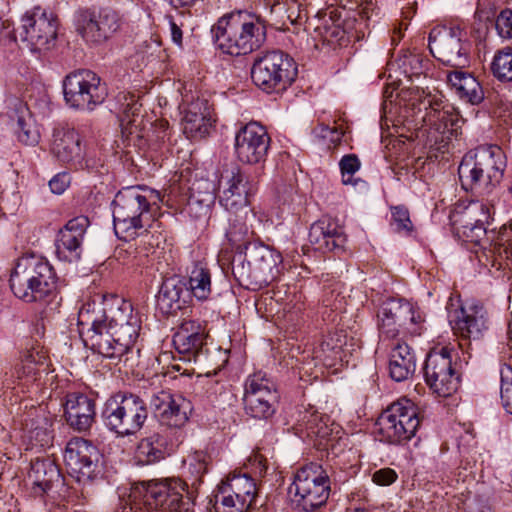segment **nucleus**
Returning a JSON list of instances; mask_svg holds the SVG:
<instances>
[{
    "label": "nucleus",
    "instance_id": "obj_1",
    "mask_svg": "<svg viewBox=\"0 0 512 512\" xmlns=\"http://www.w3.org/2000/svg\"><path fill=\"white\" fill-rule=\"evenodd\" d=\"M162 202L158 191L126 187L120 190L112 202L114 230L124 241L148 237Z\"/></svg>",
    "mask_w": 512,
    "mask_h": 512
},
{
    "label": "nucleus",
    "instance_id": "obj_2",
    "mask_svg": "<svg viewBox=\"0 0 512 512\" xmlns=\"http://www.w3.org/2000/svg\"><path fill=\"white\" fill-rule=\"evenodd\" d=\"M218 47L232 56L246 55L266 41V26L257 15L236 11L221 17L211 29Z\"/></svg>",
    "mask_w": 512,
    "mask_h": 512
},
{
    "label": "nucleus",
    "instance_id": "obj_3",
    "mask_svg": "<svg viewBox=\"0 0 512 512\" xmlns=\"http://www.w3.org/2000/svg\"><path fill=\"white\" fill-rule=\"evenodd\" d=\"M129 500L144 512H189L194 505L187 484L179 478L134 483Z\"/></svg>",
    "mask_w": 512,
    "mask_h": 512
},
{
    "label": "nucleus",
    "instance_id": "obj_4",
    "mask_svg": "<svg viewBox=\"0 0 512 512\" xmlns=\"http://www.w3.org/2000/svg\"><path fill=\"white\" fill-rule=\"evenodd\" d=\"M505 167V155L499 146H480L467 152L460 162L461 186L466 191L490 193L501 182Z\"/></svg>",
    "mask_w": 512,
    "mask_h": 512
},
{
    "label": "nucleus",
    "instance_id": "obj_5",
    "mask_svg": "<svg viewBox=\"0 0 512 512\" xmlns=\"http://www.w3.org/2000/svg\"><path fill=\"white\" fill-rule=\"evenodd\" d=\"M14 295L25 302L41 301L57 288V276L49 261L39 255L20 257L10 276Z\"/></svg>",
    "mask_w": 512,
    "mask_h": 512
},
{
    "label": "nucleus",
    "instance_id": "obj_6",
    "mask_svg": "<svg viewBox=\"0 0 512 512\" xmlns=\"http://www.w3.org/2000/svg\"><path fill=\"white\" fill-rule=\"evenodd\" d=\"M281 263L280 253L254 242L246 245L243 253H236L231 261V272L241 286L262 287L278 277Z\"/></svg>",
    "mask_w": 512,
    "mask_h": 512
},
{
    "label": "nucleus",
    "instance_id": "obj_7",
    "mask_svg": "<svg viewBox=\"0 0 512 512\" xmlns=\"http://www.w3.org/2000/svg\"><path fill=\"white\" fill-rule=\"evenodd\" d=\"M148 418L146 402L138 395L117 392L105 402L102 419L105 426L117 436L127 437L138 433Z\"/></svg>",
    "mask_w": 512,
    "mask_h": 512
},
{
    "label": "nucleus",
    "instance_id": "obj_8",
    "mask_svg": "<svg viewBox=\"0 0 512 512\" xmlns=\"http://www.w3.org/2000/svg\"><path fill=\"white\" fill-rule=\"evenodd\" d=\"M298 67L294 59L281 50L262 52L251 68L253 83L266 93L286 90L296 79Z\"/></svg>",
    "mask_w": 512,
    "mask_h": 512
},
{
    "label": "nucleus",
    "instance_id": "obj_9",
    "mask_svg": "<svg viewBox=\"0 0 512 512\" xmlns=\"http://www.w3.org/2000/svg\"><path fill=\"white\" fill-rule=\"evenodd\" d=\"M218 188L221 192L220 204L228 212L245 210V215L255 214L249 209V198L256 193L258 181L252 174L235 163H225L215 173Z\"/></svg>",
    "mask_w": 512,
    "mask_h": 512
},
{
    "label": "nucleus",
    "instance_id": "obj_10",
    "mask_svg": "<svg viewBox=\"0 0 512 512\" xmlns=\"http://www.w3.org/2000/svg\"><path fill=\"white\" fill-rule=\"evenodd\" d=\"M292 504L300 512H316L324 506L331 491L327 471L317 463H309L297 470L290 493Z\"/></svg>",
    "mask_w": 512,
    "mask_h": 512
},
{
    "label": "nucleus",
    "instance_id": "obj_11",
    "mask_svg": "<svg viewBox=\"0 0 512 512\" xmlns=\"http://www.w3.org/2000/svg\"><path fill=\"white\" fill-rule=\"evenodd\" d=\"M79 335L84 345L103 357L122 360L117 343L106 323V308L101 303L86 302L78 312Z\"/></svg>",
    "mask_w": 512,
    "mask_h": 512
},
{
    "label": "nucleus",
    "instance_id": "obj_12",
    "mask_svg": "<svg viewBox=\"0 0 512 512\" xmlns=\"http://www.w3.org/2000/svg\"><path fill=\"white\" fill-rule=\"evenodd\" d=\"M420 423L417 406L411 400L401 398L381 413L376 425L381 441L404 444L416 435Z\"/></svg>",
    "mask_w": 512,
    "mask_h": 512
},
{
    "label": "nucleus",
    "instance_id": "obj_13",
    "mask_svg": "<svg viewBox=\"0 0 512 512\" xmlns=\"http://www.w3.org/2000/svg\"><path fill=\"white\" fill-rule=\"evenodd\" d=\"M57 30V16L37 6L22 17L21 24L13 31V38L30 51L41 52L54 47Z\"/></svg>",
    "mask_w": 512,
    "mask_h": 512
},
{
    "label": "nucleus",
    "instance_id": "obj_14",
    "mask_svg": "<svg viewBox=\"0 0 512 512\" xmlns=\"http://www.w3.org/2000/svg\"><path fill=\"white\" fill-rule=\"evenodd\" d=\"M101 458L97 446L81 437L70 439L65 448L64 461L68 473L83 485L91 484L101 476Z\"/></svg>",
    "mask_w": 512,
    "mask_h": 512
},
{
    "label": "nucleus",
    "instance_id": "obj_15",
    "mask_svg": "<svg viewBox=\"0 0 512 512\" xmlns=\"http://www.w3.org/2000/svg\"><path fill=\"white\" fill-rule=\"evenodd\" d=\"M461 373L453 361L452 349L432 350L426 357L424 378L428 387L440 397L455 393L460 385Z\"/></svg>",
    "mask_w": 512,
    "mask_h": 512
},
{
    "label": "nucleus",
    "instance_id": "obj_16",
    "mask_svg": "<svg viewBox=\"0 0 512 512\" xmlns=\"http://www.w3.org/2000/svg\"><path fill=\"white\" fill-rule=\"evenodd\" d=\"M66 103L75 109L93 110L101 104L107 91L100 77L91 70H78L65 77L63 82Z\"/></svg>",
    "mask_w": 512,
    "mask_h": 512
},
{
    "label": "nucleus",
    "instance_id": "obj_17",
    "mask_svg": "<svg viewBox=\"0 0 512 512\" xmlns=\"http://www.w3.org/2000/svg\"><path fill=\"white\" fill-rule=\"evenodd\" d=\"M429 50L444 65L464 68L469 64L470 43L459 27H434L429 33Z\"/></svg>",
    "mask_w": 512,
    "mask_h": 512
},
{
    "label": "nucleus",
    "instance_id": "obj_18",
    "mask_svg": "<svg viewBox=\"0 0 512 512\" xmlns=\"http://www.w3.org/2000/svg\"><path fill=\"white\" fill-rule=\"evenodd\" d=\"M256 483L246 474H234L222 481L214 495L215 512H244L256 497Z\"/></svg>",
    "mask_w": 512,
    "mask_h": 512
},
{
    "label": "nucleus",
    "instance_id": "obj_19",
    "mask_svg": "<svg viewBox=\"0 0 512 512\" xmlns=\"http://www.w3.org/2000/svg\"><path fill=\"white\" fill-rule=\"evenodd\" d=\"M149 406L160 425L171 429L183 428L193 410L190 400L164 389L151 394Z\"/></svg>",
    "mask_w": 512,
    "mask_h": 512
},
{
    "label": "nucleus",
    "instance_id": "obj_20",
    "mask_svg": "<svg viewBox=\"0 0 512 512\" xmlns=\"http://www.w3.org/2000/svg\"><path fill=\"white\" fill-rule=\"evenodd\" d=\"M122 24L117 11L110 7L98 11L82 10L77 18V30L91 43H102L116 33Z\"/></svg>",
    "mask_w": 512,
    "mask_h": 512
},
{
    "label": "nucleus",
    "instance_id": "obj_21",
    "mask_svg": "<svg viewBox=\"0 0 512 512\" xmlns=\"http://www.w3.org/2000/svg\"><path fill=\"white\" fill-rule=\"evenodd\" d=\"M207 334L202 324L195 320H184L173 336V344L186 361L209 364L210 349Z\"/></svg>",
    "mask_w": 512,
    "mask_h": 512
},
{
    "label": "nucleus",
    "instance_id": "obj_22",
    "mask_svg": "<svg viewBox=\"0 0 512 512\" xmlns=\"http://www.w3.org/2000/svg\"><path fill=\"white\" fill-rule=\"evenodd\" d=\"M271 138L266 128L258 122H249L235 136V153L245 164L264 163L270 148Z\"/></svg>",
    "mask_w": 512,
    "mask_h": 512
},
{
    "label": "nucleus",
    "instance_id": "obj_23",
    "mask_svg": "<svg viewBox=\"0 0 512 512\" xmlns=\"http://www.w3.org/2000/svg\"><path fill=\"white\" fill-rule=\"evenodd\" d=\"M56 160L70 168L84 169V148L79 133L68 126H58L53 129L50 147Z\"/></svg>",
    "mask_w": 512,
    "mask_h": 512
},
{
    "label": "nucleus",
    "instance_id": "obj_24",
    "mask_svg": "<svg viewBox=\"0 0 512 512\" xmlns=\"http://www.w3.org/2000/svg\"><path fill=\"white\" fill-rule=\"evenodd\" d=\"M453 329L462 340L480 341L489 330L488 312L476 301H466L456 312Z\"/></svg>",
    "mask_w": 512,
    "mask_h": 512
},
{
    "label": "nucleus",
    "instance_id": "obj_25",
    "mask_svg": "<svg viewBox=\"0 0 512 512\" xmlns=\"http://www.w3.org/2000/svg\"><path fill=\"white\" fill-rule=\"evenodd\" d=\"M90 225L88 217L80 215L70 219L58 232L55 246L57 257L66 262L80 260L83 241Z\"/></svg>",
    "mask_w": 512,
    "mask_h": 512
},
{
    "label": "nucleus",
    "instance_id": "obj_26",
    "mask_svg": "<svg viewBox=\"0 0 512 512\" xmlns=\"http://www.w3.org/2000/svg\"><path fill=\"white\" fill-rule=\"evenodd\" d=\"M494 213L488 204L474 202L471 203L460 214L457 222V233L465 241L478 244L487 233V225Z\"/></svg>",
    "mask_w": 512,
    "mask_h": 512
},
{
    "label": "nucleus",
    "instance_id": "obj_27",
    "mask_svg": "<svg viewBox=\"0 0 512 512\" xmlns=\"http://www.w3.org/2000/svg\"><path fill=\"white\" fill-rule=\"evenodd\" d=\"M309 241L316 250L323 253L342 251L346 243V235L343 227L335 220L324 217L311 225Z\"/></svg>",
    "mask_w": 512,
    "mask_h": 512
},
{
    "label": "nucleus",
    "instance_id": "obj_28",
    "mask_svg": "<svg viewBox=\"0 0 512 512\" xmlns=\"http://www.w3.org/2000/svg\"><path fill=\"white\" fill-rule=\"evenodd\" d=\"M95 401L82 393H69L64 404V416L68 425L78 431L85 432L95 421Z\"/></svg>",
    "mask_w": 512,
    "mask_h": 512
},
{
    "label": "nucleus",
    "instance_id": "obj_29",
    "mask_svg": "<svg viewBox=\"0 0 512 512\" xmlns=\"http://www.w3.org/2000/svg\"><path fill=\"white\" fill-rule=\"evenodd\" d=\"M190 299L185 278L173 275L163 280L157 295V307L163 314H175L185 308Z\"/></svg>",
    "mask_w": 512,
    "mask_h": 512
},
{
    "label": "nucleus",
    "instance_id": "obj_30",
    "mask_svg": "<svg viewBox=\"0 0 512 512\" xmlns=\"http://www.w3.org/2000/svg\"><path fill=\"white\" fill-rule=\"evenodd\" d=\"M416 370L414 351L406 343L398 342L392 347L389 356V374L396 382L409 379Z\"/></svg>",
    "mask_w": 512,
    "mask_h": 512
},
{
    "label": "nucleus",
    "instance_id": "obj_31",
    "mask_svg": "<svg viewBox=\"0 0 512 512\" xmlns=\"http://www.w3.org/2000/svg\"><path fill=\"white\" fill-rule=\"evenodd\" d=\"M428 107H425L426 112L423 116V121L426 125L434 127L437 131H453L460 121L459 113L450 104L443 105L440 101L432 102L428 99Z\"/></svg>",
    "mask_w": 512,
    "mask_h": 512
},
{
    "label": "nucleus",
    "instance_id": "obj_32",
    "mask_svg": "<svg viewBox=\"0 0 512 512\" xmlns=\"http://www.w3.org/2000/svg\"><path fill=\"white\" fill-rule=\"evenodd\" d=\"M448 82L458 97L472 105L484 100V91L478 80L470 73L455 70L447 76Z\"/></svg>",
    "mask_w": 512,
    "mask_h": 512
},
{
    "label": "nucleus",
    "instance_id": "obj_33",
    "mask_svg": "<svg viewBox=\"0 0 512 512\" xmlns=\"http://www.w3.org/2000/svg\"><path fill=\"white\" fill-rule=\"evenodd\" d=\"M204 101H192L184 109L182 118L183 131L187 137L204 136L211 126Z\"/></svg>",
    "mask_w": 512,
    "mask_h": 512
},
{
    "label": "nucleus",
    "instance_id": "obj_34",
    "mask_svg": "<svg viewBox=\"0 0 512 512\" xmlns=\"http://www.w3.org/2000/svg\"><path fill=\"white\" fill-rule=\"evenodd\" d=\"M248 214L245 210L239 212H230L228 218L229 227L226 230V238L236 249L237 253H243L246 245L253 244L254 232L247 224Z\"/></svg>",
    "mask_w": 512,
    "mask_h": 512
},
{
    "label": "nucleus",
    "instance_id": "obj_35",
    "mask_svg": "<svg viewBox=\"0 0 512 512\" xmlns=\"http://www.w3.org/2000/svg\"><path fill=\"white\" fill-rule=\"evenodd\" d=\"M166 455L165 440L159 433L141 439L136 447L134 459L138 466L152 465Z\"/></svg>",
    "mask_w": 512,
    "mask_h": 512
},
{
    "label": "nucleus",
    "instance_id": "obj_36",
    "mask_svg": "<svg viewBox=\"0 0 512 512\" xmlns=\"http://www.w3.org/2000/svg\"><path fill=\"white\" fill-rule=\"evenodd\" d=\"M60 476L58 467L49 459H36L31 463L28 473L32 483L43 492L51 488L52 483Z\"/></svg>",
    "mask_w": 512,
    "mask_h": 512
},
{
    "label": "nucleus",
    "instance_id": "obj_37",
    "mask_svg": "<svg viewBox=\"0 0 512 512\" xmlns=\"http://www.w3.org/2000/svg\"><path fill=\"white\" fill-rule=\"evenodd\" d=\"M253 397L278 399L275 383L264 372H255L245 382L243 399H251Z\"/></svg>",
    "mask_w": 512,
    "mask_h": 512
},
{
    "label": "nucleus",
    "instance_id": "obj_38",
    "mask_svg": "<svg viewBox=\"0 0 512 512\" xmlns=\"http://www.w3.org/2000/svg\"><path fill=\"white\" fill-rule=\"evenodd\" d=\"M187 286L190 296L207 300L212 291L210 270L203 263H196L189 273Z\"/></svg>",
    "mask_w": 512,
    "mask_h": 512
},
{
    "label": "nucleus",
    "instance_id": "obj_39",
    "mask_svg": "<svg viewBox=\"0 0 512 512\" xmlns=\"http://www.w3.org/2000/svg\"><path fill=\"white\" fill-rule=\"evenodd\" d=\"M140 323V320H135L130 324L110 328L111 334L115 338L114 343H117L116 351L121 353L122 357L132 352L135 341L139 336Z\"/></svg>",
    "mask_w": 512,
    "mask_h": 512
},
{
    "label": "nucleus",
    "instance_id": "obj_40",
    "mask_svg": "<svg viewBox=\"0 0 512 512\" xmlns=\"http://www.w3.org/2000/svg\"><path fill=\"white\" fill-rule=\"evenodd\" d=\"M491 72L500 82H512V47L507 46L495 52Z\"/></svg>",
    "mask_w": 512,
    "mask_h": 512
},
{
    "label": "nucleus",
    "instance_id": "obj_41",
    "mask_svg": "<svg viewBox=\"0 0 512 512\" xmlns=\"http://www.w3.org/2000/svg\"><path fill=\"white\" fill-rule=\"evenodd\" d=\"M339 167L342 175V183L344 185L351 184L360 191L368 189V184L366 181L360 178H354V174L361 167V162L357 155H344L339 162Z\"/></svg>",
    "mask_w": 512,
    "mask_h": 512
},
{
    "label": "nucleus",
    "instance_id": "obj_42",
    "mask_svg": "<svg viewBox=\"0 0 512 512\" xmlns=\"http://www.w3.org/2000/svg\"><path fill=\"white\" fill-rule=\"evenodd\" d=\"M135 320H140L139 316L133 313L132 304L125 300H120L117 306L106 309V323L109 328H115L130 324Z\"/></svg>",
    "mask_w": 512,
    "mask_h": 512
},
{
    "label": "nucleus",
    "instance_id": "obj_43",
    "mask_svg": "<svg viewBox=\"0 0 512 512\" xmlns=\"http://www.w3.org/2000/svg\"><path fill=\"white\" fill-rule=\"evenodd\" d=\"M278 399L251 398L243 399L244 408L248 415L255 419H269L276 411Z\"/></svg>",
    "mask_w": 512,
    "mask_h": 512
},
{
    "label": "nucleus",
    "instance_id": "obj_44",
    "mask_svg": "<svg viewBox=\"0 0 512 512\" xmlns=\"http://www.w3.org/2000/svg\"><path fill=\"white\" fill-rule=\"evenodd\" d=\"M15 133L20 142L29 146L38 144L40 139V133L30 116L27 118L24 115L18 117Z\"/></svg>",
    "mask_w": 512,
    "mask_h": 512
},
{
    "label": "nucleus",
    "instance_id": "obj_45",
    "mask_svg": "<svg viewBox=\"0 0 512 512\" xmlns=\"http://www.w3.org/2000/svg\"><path fill=\"white\" fill-rule=\"evenodd\" d=\"M429 61L421 54L406 52L399 59V66L408 77L419 76L428 69Z\"/></svg>",
    "mask_w": 512,
    "mask_h": 512
},
{
    "label": "nucleus",
    "instance_id": "obj_46",
    "mask_svg": "<svg viewBox=\"0 0 512 512\" xmlns=\"http://www.w3.org/2000/svg\"><path fill=\"white\" fill-rule=\"evenodd\" d=\"M401 311L402 316L398 320L401 330L414 335L420 334V327L418 325L422 322V317L414 310L413 305L404 301Z\"/></svg>",
    "mask_w": 512,
    "mask_h": 512
},
{
    "label": "nucleus",
    "instance_id": "obj_47",
    "mask_svg": "<svg viewBox=\"0 0 512 512\" xmlns=\"http://www.w3.org/2000/svg\"><path fill=\"white\" fill-rule=\"evenodd\" d=\"M501 401L505 410L512 414V365L504 364L500 370Z\"/></svg>",
    "mask_w": 512,
    "mask_h": 512
},
{
    "label": "nucleus",
    "instance_id": "obj_48",
    "mask_svg": "<svg viewBox=\"0 0 512 512\" xmlns=\"http://www.w3.org/2000/svg\"><path fill=\"white\" fill-rule=\"evenodd\" d=\"M316 358L321 359L325 365H334L336 360H342V345L334 343L333 338L324 340L316 351Z\"/></svg>",
    "mask_w": 512,
    "mask_h": 512
},
{
    "label": "nucleus",
    "instance_id": "obj_49",
    "mask_svg": "<svg viewBox=\"0 0 512 512\" xmlns=\"http://www.w3.org/2000/svg\"><path fill=\"white\" fill-rule=\"evenodd\" d=\"M190 197L201 199L204 202L215 203L216 188L215 184L208 179H199L193 182L189 188Z\"/></svg>",
    "mask_w": 512,
    "mask_h": 512
},
{
    "label": "nucleus",
    "instance_id": "obj_50",
    "mask_svg": "<svg viewBox=\"0 0 512 512\" xmlns=\"http://www.w3.org/2000/svg\"><path fill=\"white\" fill-rule=\"evenodd\" d=\"M403 300L389 299L381 306L378 317L380 321H391L398 324L399 317L402 316Z\"/></svg>",
    "mask_w": 512,
    "mask_h": 512
},
{
    "label": "nucleus",
    "instance_id": "obj_51",
    "mask_svg": "<svg viewBox=\"0 0 512 512\" xmlns=\"http://www.w3.org/2000/svg\"><path fill=\"white\" fill-rule=\"evenodd\" d=\"M391 225L394 227L395 231L409 234L412 231L413 226L408 210L402 206L394 207L392 209Z\"/></svg>",
    "mask_w": 512,
    "mask_h": 512
},
{
    "label": "nucleus",
    "instance_id": "obj_52",
    "mask_svg": "<svg viewBox=\"0 0 512 512\" xmlns=\"http://www.w3.org/2000/svg\"><path fill=\"white\" fill-rule=\"evenodd\" d=\"M208 457L203 452H195L189 460V471L194 476L193 485L201 482V478L207 472Z\"/></svg>",
    "mask_w": 512,
    "mask_h": 512
},
{
    "label": "nucleus",
    "instance_id": "obj_53",
    "mask_svg": "<svg viewBox=\"0 0 512 512\" xmlns=\"http://www.w3.org/2000/svg\"><path fill=\"white\" fill-rule=\"evenodd\" d=\"M497 34L502 39H512V10L505 8L497 15L495 20Z\"/></svg>",
    "mask_w": 512,
    "mask_h": 512
},
{
    "label": "nucleus",
    "instance_id": "obj_54",
    "mask_svg": "<svg viewBox=\"0 0 512 512\" xmlns=\"http://www.w3.org/2000/svg\"><path fill=\"white\" fill-rule=\"evenodd\" d=\"M496 244L499 249H503L507 258H512V220L500 228ZM499 253L501 254L502 251L499 250Z\"/></svg>",
    "mask_w": 512,
    "mask_h": 512
},
{
    "label": "nucleus",
    "instance_id": "obj_55",
    "mask_svg": "<svg viewBox=\"0 0 512 512\" xmlns=\"http://www.w3.org/2000/svg\"><path fill=\"white\" fill-rule=\"evenodd\" d=\"M214 203L204 202L201 199L190 197L187 202V210L190 216L195 219L207 217Z\"/></svg>",
    "mask_w": 512,
    "mask_h": 512
},
{
    "label": "nucleus",
    "instance_id": "obj_56",
    "mask_svg": "<svg viewBox=\"0 0 512 512\" xmlns=\"http://www.w3.org/2000/svg\"><path fill=\"white\" fill-rule=\"evenodd\" d=\"M397 473L391 468H382L373 473L372 480L380 486H388L397 479Z\"/></svg>",
    "mask_w": 512,
    "mask_h": 512
},
{
    "label": "nucleus",
    "instance_id": "obj_57",
    "mask_svg": "<svg viewBox=\"0 0 512 512\" xmlns=\"http://www.w3.org/2000/svg\"><path fill=\"white\" fill-rule=\"evenodd\" d=\"M70 176L66 172L55 175L49 181V187L54 194H62L70 185Z\"/></svg>",
    "mask_w": 512,
    "mask_h": 512
},
{
    "label": "nucleus",
    "instance_id": "obj_58",
    "mask_svg": "<svg viewBox=\"0 0 512 512\" xmlns=\"http://www.w3.org/2000/svg\"><path fill=\"white\" fill-rule=\"evenodd\" d=\"M44 356L40 355L39 352L29 351L23 358V374H31L35 372V365L42 363Z\"/></svg>",
    "mask_w": 512,
    "mask_h": 512
},
{
    "label": "nucleus",
    "instance_id": "obj_59",
    "mask_svg": "<svg viewBox=\"0 0 512 512\" xmlns=\"http://www.w3.org/2000/svg\"><path fill=\"white\" fill-rule=\"evenodd\" d=\"M465 512H493V510L486 501L474 498L466 502Z\"/></svg>",
    "mask_w": 512,
    "mask_h": 512
},
{
    "label": "nucleus",
    "instance_id": "obj_60",
    "mask_svg": "<svg viewBox=\"0 0 512 512\" xmlns=\"http://www.w3.org/2000/svg\"><path fill=\"white\" fill-rule=\"evenodd\" d=\"M380 331L382 335L393 339L399 335L401 328L398 324H395V322L387 320L380 321Z\"/></svg>",
    "mask_w": 512,
    "mask_h": 512
},
{
    "label": "nucleus",
    "instance_id": "obj_61",
    "mask_svg": "<svg viewBox=\"0 0 512 512\" xmlns=\"http://www.w3.org/2000/svg\"><path fill=\"white\" fill-rule=\"evenodd\" d=\"M169 26H170V34H171L172 41L176 45L182 46V35H183L182 29H181L182 23L178 24L176 21L171 19L169 21Z\"/></svg>",
    "mask_w": 512,
    "mask_h": 512
},
{
    "label": "nucleus",
    "instance_id": "obj_62",
    "mask_svg": "<svg viewBox=\"0 0 512 512\" xmlns=\"http://www.w3.org/2000/svg\"><path fill=\"white\" fill-rule=\"evenodd\" d=\"M294 187L289 185V187H283V191L280 188H277V194L279 201H282L283 204L289 203L293 200Z\"/></svg>",
    "mask_w": 512,
    "mask_h": 512
},
{
    "label": "nucleus",
    "instance_id": "obj_63",
    "mask_svg": "<svg viewBox=\"0 0 512 512\" xmlns=\"http://www.w3.org/2000/svg\"><path fill=\"white\" fill-rule=\"evenodd\" d=\"M274 6H283L287 10H292L297 7L296 0H274Z\"/></svg>",
    "mask_w": 512,
    "mask_h": 512
},
{
    "label": "nucleus",
    "instance_id": "obj_64",
    "mask_svg": "<svg viewBox=\"0 0 512 512\" xmlns=\"http://www.w3.org/2000/svg\"><path fill=\"white\" fill-rule=\"evenodd\" d=\"M402 38L401 28H395L392 35V42L397 44Z\"/></svg>",
    "mask_w": 512,
    "mask_h": 512
}]
</instances>
